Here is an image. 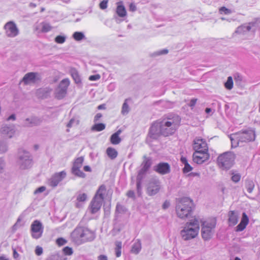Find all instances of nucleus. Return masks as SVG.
Wrapping results in <instances>:
<instances>
[{
  "mask_svg": "<svg viewBox=\"0 0 260 260\" xmlns=\"http://www.w3.org/2000/svg\"><path fill=\"white\" fill-rule=\"evenodd\" d=\"M181 118L177 115H170L160 120L161 135L168 137L175 133L180 125Z\"/></svg>",
  "mask_w": 260,
  "mask_h": 260,
  "instance_id": "1",
  "label": "nucleus"
},
{
  "mask_svg": "<svg viewBox=\"0 0 260 260\" xmlns=\"http://www.w3.org/2000/svg\"><path fill=\"white\" fill-rule=\"evenodd\" d=\"M231 179L233 182L235 183L238 182L241 179V175L239 173H235L233 172L232 173Z\"/></svg>",
  "mask_w": 260,
  "mask_h": 260,
  "instance_id": "32",
  "label": "nucleus"
},
{
  "mask_svg": "<svg viewBox=\"0 0 260 260\" xmlns=\"http://www.w3.org/2000/svg\"><path fill=\"white\" fill-rule=\"evenodd\" d=\"M67 240L62 238H59L56 240V243L59 246H62L66 244Z\"/></svg>",
  "mask_w": 260,
  "mask_h": 260,
  "instance_id": "40",
  "label": "nucleus"
},
{
  "mask_svg": "<svg viewBox=\"0 0 260 260\" xmlns=\"http://www.w3.org/2000/svg\"><path fill=\"white\" fill-rule=\"evenodd\" d=\"M19 154H20V153H23L25 154V155H24V157H22V156L20 155V159H25V160H26V157H28V152H26V151H22V150H21V151H20L19 152Z\"/></svg>",
  "mask_w": 260,
  "mask_h": 260,
  "instance_id": "47",
  "label": "nucleus"
},
{
  "mask_svg": "<svg viewBox=\"0 0 260 260\" xmlns=\"http://www.w3.org/2000/svg\"><path fill=\"white\" fill-rule=\"evenodd\" d=\"M141 249V243L140 240L137 239L132 246L131 252L135 254H138Z\"/></svg>",
  "mask_w": 260,
  "mask_h": 260,
  "instance_id": "25",
  "label": "nucleus"
},
{
  "mask_svg": "<svg viewBox=\"0 0 260 260\" xmlns=\"http://www.w3.org/2000/svg\"><path fill=\"white\" fill-rule=\"evenodd\" d=\"M73 38L76 41H80L84 38V35L81 32L76 31L73 34Z\"/></svg>",
  "mask_w": 260,
  "mask_h": 260,
  "instance_id": "31",
  "label": "nucleus"
},
{
  "mask_svg": "<svg viewBox=\"0 0 260 260\" xmlns=\"http://www.w3.org/2000/svg\"><path fill=\"white\" fill-rule=\"evenodd\" d=\"M10 119H13V120H15V116L14 115H11V116H10L9 117V118H8V120H9Z\"/></svg>",
  "mask_w": 260,
  "mask_h": 260,
  "instance_id": "59",
  "label": "nucleus"
},
{
  "mask_svg": "<svg viewBox=\"0 0 260 260\" xmlns=\"http://www.w3.org/2000/svg\"><path fill=\"white\" fill-rule=\"evenodd\" d=\"M228 224L230 226H234L237 224L239 217L237 213L235 211H230L228 213Z\"/></svg>",
  "mask_w": 260,
  "mask_h": 260,
  "instance_id": "19",
  "label": "nucleus"
},
{
  "mask_svg": "<svg viewBox=\"0 0 260 260\" xmlns=\"http://www.w3.org/2000/svg\"><path fill=\"white\" fill-rule=\"evenodd\" d=\"M65 37L62 36H57L55 38V42L58 44H62L64 43L65 42Z\"/></svg>",
  "mask_w": 260,
  "mask_h": 260,
  "instance_id": "39",
  "label": "nucleus"
},
{
  "mask_svg": "<svg viewBox=\"0 0 260 260\" xmlns=\"http://www.w3.org/2000/svg\"><path fill=\"white\" fill-rule=\"evenodd\" d=\"M74 121H75V120L74 119H71L70 120V121L69 122V123H68L67 127L69 128L71 127Z\"/></svg>",
  "mask_w": 260,
  "mask_h": 260,
  "instance_id": "55",
  "label": "nucleus"
},
{
  "mask_svg": "<svg viewBox=\"0 0 260 260\" xmlns=\"http://www.w3.org/2000/svg\"><path fill=\"white\" fill-rule=\"evenodd\" d=\"M35 253L36 255L39 256L43 253V248L39 246H37L35 249Z\"/></svg>",
  "mask_w": 260,
  "mask_h": 260,
  "instance_id": "44",
  "label": "nucleus"
},
{
  "mask_svg": "<svg viewBox=\"0 0 260 260\" xmlns=\"http://www.w3.org/2000/svg\"><path fill=\"white\" fill-rule=\"evenodd\" d=\"M199 230V221L194 218L186 223L183 230L181 231V235L185 240H190L196 237Z\"/></svg>",
  "mask_w": 260,
  "mask_h": 260,
  "instance_id": "3",
  "label": "nucleus"
},
{
  "mask_svg": "<svg viewBox=\"0 0 260 260\" xmlns=\"http://www.w3.org/2000/svg\"><path fill=\"white\" fill-rule=\"evenodd\" d=\"M121 132L122 131L121 129H119L111 135L110 141L112 144L118 145L121 142V139L120 138L119 135Z\"/></svg>",
  "mask_w": 260,
  "mask_h": 260,
  "instance_id": "22",
  "label": "nucleus"
},
{
  "mask_svg": "<svg viewBox=\"0 0 260 260\" xmlns=\"http://www.w3.org/2000/svg\"><path fill=\"white\" fill-rule=\"evenodd\" d=\"M73 236L77 242L82 243L92 240L93 233L87 229L79 227L74 231Z\"/></svg>",
  "mask_w": 260,
  "mask_h": 260,
  "instance_id": "5",
  "label": "nucleus"
},
{
  "mask_svg": "<svg viewBox=\"0 0 260 260\" xmlns=\"http://www.w3.org/2000/svg\"><path fill=\"white\" fill-rule=\"evenodd\" d=\"M127 196L128 197H131V198L134 197V196H135L134 192L133 191L129 190V191H128L127 192Z\"/></svg>",
  "mask_w": 260,
  "mask_h": 260,
  "instance_id": "52",
  "label": "nucleus"
},
{
  "mask_svg": "<svg viewBox=\"0 0 260 260\" xmlns=\"http://www.w3.org/2000/svg\"><path fill=\"white\" fill-rule=\"evenodd\" d=\"M102 117V114L101 113H98L95 115V116L94 117V122H97Z\"/></svg>",
  "mask_w": 260,
  "mask_h": 260,
  "instance_id": "50",
  "label": "nucleus"
},
{
  "mask_svg": "<svg viewBox=\"0 0 260 260\" xmlns=\"http://www.w3.org/2000/svg\"><path fill=\"white\" fill-rule=\"evenodd\" d=\"M250 187L247 188V191L248 192H251L254 187V185L253 184L252 182L249 183Z\"/></svg>",
  "mask_w": 260,
  "mask_h": 260,
  "instance_id": "53",
  "label": "nucleus"
},
{
  "mask_svg": "<svg viewBox=\"0 0 260 260\" xmlns=\"http://www.w3.org/2000/svg\"><path fill=\"white\" fill-rule=\"evenodd\" d=\"M140 187V182L137 183V188H139Z\"/></svg>",
  "mask_w": 260,
  "mask_h": 260,
  "instance_id": "64",
  "label": "nucleus"
},
{
  "mask_svg": "<svg viewBox=\"0 0 260 260\" xmlns=\"http://www.w3.org/2000/svg\"><path fill=\"white\" fill-rule=\"evenodd\" d=\"M98 260H107V257L104 255H100L98 257Z\"/></svg>",
  "mask_w": 260,
  "mask_h": 260,
  "instance_id": "56",
  "label": "nucleus"
},
{
  "mask_svg": "<svg viewBox=\"0 0 260 260\" xmlns=\"http://www.w3.org/2000/svg\"><path fill=\"white\" fill-rule=\"evenodd\" d=\"M108 3V0H103L100 4V8L102 10L106 9L107 8Z\"/></svg>",
  "mask_w": 260,
  "mask_h": 260,
  "instance_id": "43",
  "label": "nucleus"
},
{
  "mask_svg": "<svg viewBox=\"0 0 260 260\" xmlns=\"http://www.w3.org/2000/svg\"><path fill=\"white\" fill-rule=\"evenodd\" d=\"M219 12L220 14L224 13V14H229L231 13V11L230 10L228 9V8H225V7H221L219 10Z\"/></svg>",
  "mask_w": 260,
  "mask_h": 260,
  "instance_id": "42",
  "label": "nucleus"
},
{
  "mask_svg": "<svg viewBox=\"0 0 260 260\" xmlns=\"http://www.w3.org/2000/svg\"><path fill=\"white\" fill-rule=\"evenodd\" d=\"M106 127L105 124L102 123L94 124L91 127V130L95 132H100L105 129Z\"/></svg>",
  "mask_w": 260,
  "mask_h": 260,
  "instance_id": "27",
  "label": "nucleus"
},
{
  "mask_svg": "<svg viewBox=\"0 0 260 260\" xmlns=\"http://www.w3.org/2000/svg\"><path fill=\"white\" fill-rule=\"evenodd\" d=\"M106 193L107 189L106 186L102 185L99 187L93 197L103 202Z\"/></svg>",
  "mask_w": 260,
  "mask_h": 260,
  "instance_id": "20",
  "label": "nucleus"
},
{
  "mask_svg": "<svg viewBox=\"0 0 260 260\" xmlns=\"http://www.w3.org/2000/svg\"><path fill=\"white\" fill-rule=\"evenodd\" d=\"M72 76L74 79L76 83H78L81 82L80 76L76 71L73 72L72 73Z\"/></svg>",
  "mask_w": 260,
  "mask_h": 260,
  "instance_id": "35",
  "label": "nucleus"
},
{
  "mask_svg": "<svg viewBox=\"0 0 260 260\" xmlns=\"http://www.w3.org/2000/svg\"><path fill=\"white\" fill-rule=\"evenodd\" d=\"M168 50L165 49L161 51V54H167L168 53Z\"/></svg>",
  "mask_w": 260,
  "mask_h": 260,
  "instance_id": "61",
  "label": "nucleus"
},
{
  "mask_svg": "<svg viewBox=\"0 0 260 260\" xmlns=\"http://www.w3.org/2000/svg\"><path fill=\"white\" fill-rule=\"evenodd\" d=\"M126 101L127 100H125V102L122 105L121 113L123 114H125L128 112V106L126 103Z\"/></svg>",
  "mask_w": 260,
  "mask_h": 260,
  "instance_id": "41",
  "label": "nucleus"
},
{
  "mask_svg": "<svg viewBox=\"0 0 260 260\" xmlns=\"http://www.w3.org/2000/svg\"><path fill=\"white\" fill-rule=\"evenodd\" d=\"M236 156L231 152H226L220 154L217 161L219 167L222 169H229L234 165Z\"/></svg>",
  "mask_w": 260,
  "mask_h": 260,
  "instance_id": "6",
  "label": "nucleus"
},
{
  "mask_svg": "<svg viewBox=\"0 0 260 260\" xmlns=\"http://www.w3.org/2000/svg\"><path fill=\"white\" fill-rule=\"evenodd\" d=\"M249 222V218L246 214L244 212L242 214V217L240 223L236 226V231L241 232L243 231Z\"/></svg>",
  "mask_w": 260,
  "mask_h": 260,
  "instance_id": "17",
  "label": "nucleus"
},
{
  "mask_svg": "<svg viewBox=\"0 0 260 260\" xmlns=\"http://www.w3.org/2000/svg\"><path fill=\"white\" fill-rule=\"evenodd\" d=\"M46 189V187L45 186H41L40 187H39L38 188H37L35 191V193L36 194V193H40V192H42L43 191H44Z\"/></svg>",
  "mask_w": 260,
  "mask_h": 260,
  "instance_id": "46",
  "label": "nucleus"
},
{
  "mask_svg": "<svg viewBox=\"0 0 260 260\" xmlns=\"http://www.w3.org/2000/svg\"><path fill=\"white\" fill-rule=\"evenodd\" d=\"M192 148L194 151H208V146L206 141L201 137H197L194 139Z\"/></svg>",
  "mask_w": 260,
  "mask_h": 260,
  "instance_id": "11",
  "label": "nucleus"
},
{
  "mask_svg": "<svg viewBox=\"0 0 260 260\" xmlns=\"http://www.w3.org/2000/svg\"><path fill=\"white\" fill-rule=\"evenodd\" d=\"M205 111L207 113H209V112H211V109L210 108H207L205 110Z\"/></svg>",
  "mask_w": 260,
  "mask_h": 260,
  "instance_id": "62",
  "label": "nucleus"
},
{
  "mask_svg": "<svg viewBox=\"0 0 260 260\" xmlns=\"http://www.w3.org/2000/svg\"><path fill=\"white\" fill-rule=\"evenodd\" d=\"M180 160L184 165V167L183 169L184 173H188L192 171V168L188 164L187 158L185 157L182 156L180 158Z\"/></svg>",
  "mask_w": 260,
  "mask_h": 260,
  "instance_id": "26",
  "label": "nucleus"
},
{
  "mask_svg": "<svg viewBox=\"0 0 260 260\" xmlns=\"http://www.w3.org/2000/svg\"><path fill=\"white\" fill-rule=\"evenodd\" d=\"M254 132L252 129H249L245 131H240L236 134H233L230 137L232 145L234 143L235 145L239 144V142L251 141L254 139Z\"/></svg>",
  "mask_w": 260,
  "mask_h": 260,
  "instance_id": "4",
  "label": "nucleus"
},
{
  "mask_svg": "<svg viewBox=\"0 0 260 260\" xmlns=\"http://www.w3.org/2000/svg\"><path fill=\"white\" fill-rule=\"evenodd\" d=\"M70 85V80L68 79H63L59 84V87L61 88V92L64 95L67 89Z\"/></svg>",
  "mask_w": 260,
  "mask_h": 260,
  "instance_id": "23",
  "label": "nucleus"
},
{
  "mask_svg": "<svg viewBox=\"0 0 260 260\" xmlns=\"http://www.w3.org/2000/svg\"><path fill=\"white\" fill-rule=\"evenodd\" d=\"M161 135L160 132V120L155 121L152 124L149 132V136L153 139H156Z\"/></svg>",
  "mask_w": 260,
  "mask_h": 260,
  "instance_id": "12",
  "label": "nucleus"
},
{
  "mask_svg": "<svg viewBox=\"0 0 260 260\" xmlns=\"http://www.w3.org/2000/svg\"><path fill=\"white\" fill-rule=\"evenodd\" d=\"M87 194L85 193H82L79 194L78 196V197L77 198V200L79 202H82L85 201L87 200Z\"/></svg>",
  "mask_w": 260,
  "mask_h": 260,
  "instance_id": "34",
  "label": "nucleus"
},
{
  "mask_svg": "<svg viewBox=\"0 0 260 260\" xmlns=\"http://www.w3.org/2000/svg\"><path fill=\"white\" fill-rule=\"evenodd\" d=\"M194 204L192 200L188 198L179 199L176 205V213L178 217L186 219L190 216L193 211Z\"/></svg>",
  "mask_w": 260,
  "mask_h": 260,
  "instance_id": "2",
  "label": "nucleus"
},
{
  "mask_svg": "<svg viewBox=\"0 0 260 260\" xmlns=\"http://www.w3.org/2000/svg\"><path fill=\"white\" fill-rule=\"evenodd\" d=\"M100 78V76L99 74L91 75L89 77V79L90 81L98 80Z\"/></svg>",
  "mask_w": 260,
  "mask_h": 260,
  "instance_id": "45",
  "label": "nucleus"
},
{
  "mask_svg": "<svg viewBox=\"0 0 260 260\" xmlns=\"http://www.w3.org/2000/svg\"><path fill=\"white\" fill-rule=\"evenodd\" d=\"M106 109V104H101V105L98 106V110H102V109Z\"/></svg>",
  "mask_w": 260,
  "mask_h": 260,
  "instance_id": "57",
  "label": "nucleus"
},
{
  "mask_svg": "<svg viewBox=\"0 0 260 260\" xmlns=\"http://www.w3.org/2000/svg\"><path fill=\"white\" fill-rule=\"evenodd\" d=\"M154 170L161 175H165L170 172V166L167 162H160L155 166Z\"/></svg>",
  "mask_w": 260,
  "mask_h": 260,
  "instance_id": "16",
  "label": "nucleus"
},
{
  "mask_svg": "<svg viewBox=\"0 0 260 260\" xmlns=\"http://www.w3.org/2000/svg\"><path fill=\"white\" fill-rule=\"evenodd\" d=\"M83 170L85 171V172H90L91 171V169L90 168V167L89 166H85L84 167H83Z\"/></svg>",
  "mask_w": 260,
  "mask_h": 260,
  "instance_id": "54",
  "label": "nucleus"
},
{
  "mask_svg": "<svg viewBox=\"0 0 260 260\" xmlns=\"http://www.w3.org/2000/svg\"><path fill=\"white\" fill-rule=\"evenodd\" d=\"M129 9L130 11L134 12L136 10L137 8L134 3H131L129 6Z\"/></svg>",
  "mask_w": 260,
  "mask_h": 260,
  "instance_id": "49",
  "label": "nucleus"
},
{
  "mask_svg": "<svg viewBox=\"0 0 260 260\" xmlns=\"http://www.w3.org/2000/svg\"><path fill=\"white\" fill-rule=\"evenodd\" d=\"M170 202L168 201H166L162 205L163 209H166L168 208L170 206Z\"/></svg>",
  "mask_w": 260,
  "mask_h": 260,
  "instance_id": "51",
  "label": "nucleus"
},
{
  "mask_svg": "<svg viewBox=\"0 0 260 260\" xmlns=\"http://www.w3.org/2000/svg\"><path fill=\"white\" fill-rule=\"evenodd\" d=\"M59 182V180L57 177H55V175H54L50 181V185L52 187H55L57 185Z\"/></svg>",
  "mask_w": 260,
  "mask_h": 260,
  "instance_id": "33",
  "label": "nucleus"
},
{
  "mask_svg": "<svg viewBox=\"0 0 260 260\" xmlns=\"http://www.w3.org/2000/svg\"><path fill=\"white\" fill-rule=\"evenodd\" d=\"M37 73L30 72L25 75L22 79V81L25 84H28L31 83H35L36 80Z\"/></svg>",
  "mask_w": 260,
  "mask_h": 260,
  "instance_id": "21",
  "label": "nucleus"
},
{
  "mask_svg": "<svg viewBox=\"0 0 260 260\" xmlns=\"http://www.w3.org/2000/svg\"><path fill=\"white\" fill-rule=\"evenodd\" d=\"M151 165V162L150 160L149 159H146L144 161V166L143 167V169L144 170V171H146L150 168Z\"/></svg>",
  "mask_w": 260,
  "mask_h": 260,
  "instance_id": "36",
  "label": "nucleus"
},
{
  "mask_svg": "<svg viewBox=\"0 0 260 260\" xmlns=\"http://www.w3.org/2000/svg\"><path fill=\"white\" fill-rule=\"evenodd\" d=\"M210 154L207 151H194L192 160L197 164H202L209 159Z\"/></svg>",
  "mask_w": 260,
  "mask_h": 260,
  "instance_id": "10",
  "label": "nucleus"
},
{
  "mask_svg": "<svg viewBox=\"0 0 260 260\" xmlns=\"http://www.w3.org/2000/svg\"><path fill=\"white\" fill-rule=\"evenodd\" d=\"M0 260H9V259L3 255L0 256Z\"/></svg>",
  "mask_w": 260,
  "mask_h": 260,
  "instance_id": "60",
  "label": "nucleus"
},
{
  "mask_svg": "<svg viewBox=\"0 0 260 260\" xmlns=\"http://www.w3.org/2000/svg\"><path fill=\"white\" fill-rule=\"evenodd\" d=\"M106 154L110 158L114 159L117 157L118 152L115 148L109 147L106 150Z\"/></svg>",
  "mask_w": 260,
  "mask_h": 260,
  "instance_id": "24",
  "label": "nucleus"
},
{
  "mask_svg": "<svg viewBox=\"0 0 260 260\" xmlns=\"http://www.w3.org/2000/svg\"><path fill=\"white\" fill-rule=\"evenodd\" d=\"M55 177H57L60 182L66 176V173L64 171H61L58 173L55 174Z\"/></svg>",
  "mask_w": 260,
  "mask_h": 260,
  "instance_id": "38",
  "label": "nucleus"
},
{
  "mask_svg": "<svg viewBox=\"0 0 260 260\" xmlns=\"http://www.w3.org/2000/svg\"><path fill=\"white\" fill-rule=\"evenodd\" d=\"M63 252L66 255H71L73 254L72 248L68 246H66L63 248Z\"/></svg>",
  "mask_w": 260,
  "mask_h": 260,
  "instance_id": "37",
  "label": "nucleus"
},
{
  "mask_svg": "<svg viewBox=\"0 0 260 260\" xmlns=\"http://www.w3.org/2000/svg\"><path fill=\"white\" fill-rule=\"evenodd\" d=\"M84 158L82 156L77 158L74 163L72 168V173L76 176L80 178H84L86 175L81 170V168L83 166Z\"/></svg>",
  "mask_w": 260,
  "mask_h": 260,
  "instance_id": "8",
  "label": "nucleus"
},
{
  "mask_svg": "<svg viewBox=\"0 0 260 260\" xmlns=\"http://www.w3.org/2000/svg\"><path fill=\"white\" fill-rule=\"evenodd\" d=\"M3 169V162L0 160V171Z\"/></svg>",
  "mask_w": 260,
  "mask_h": 260,
  "instance_id": "63",
  "label": "nucleus"
},
{
  "mask_svg": "<svg viewBox=\"0 0 260 260\" xmlns=\"http://www.w3.org/2000/svg\"><path fill=\"white\" fill-rule=\"evenodd\" d=\"M5 29L7 35L9 37H15L18 34V30L15 24L13 22H7L5 25Z\"/></svg>",
  "mask_w": 260,
  "mask_h": 260,
  "instance_id": "14",
  "label": "nucleus"
},
{
  "mask_svg": "<svg viewBox=\"0 0 260 260\" xmlns=\"http://www.w3.org/2000/svg\"><path fill=\"white\" fill-rule=\"evenodd\" d=\"M42 29L41 31L42 32H47L50 31L52 29V26L47 22H42L41 23Z\"/></svg>",
  "mask_w": 260,
  "mask_h": 260,
  "instance_id": "28",
  "label": "nucleus"
},
{
  "mask_svg": "<svg viewBox=\"0 0 260 260\" xmlns=\"http://www.w3.org/2000/svg\"><path fill=\"white\" fill-rule=\"evenodd\" d=\"M160 189L159 182L158 180L151 181L147 188V193L149 196L156 194Z\"/></svg>",
  "mask_w": 260,
  "mask_h": 260,
  "instance_id": "13",
  "label": "nucleus"
},
{
  "mask_svg": "<svg viewBox=\"0 0 260 260\" xmlns=\"http://www.w3.org/2000/svg\"><path fill=\"white\" fill-rule=\"evenodd\" d=\"M116 247L115 248L116 255L117 257L121 255V249L122 247V243L120 241H117L115 243Z\"/></svg>",
  "mask_w": 260,
  "mask_h": 260,
  "instance_id": "29",
  "label": "nucleus"
},
{
  "mask_svg": "<svg viewBox=\"0 0 260 260\" xmlns=\"http://www.w3.org/2000/svg\"><path fill=\"white\" fill-rule=\"evenodd\" d=\"M225 87L228 89H231L233 87V81L232 77H229L224 84Z\"/></svg>",
  "mask_w": 260,
  "mask_h": 260,
  "instance_id": "30",
  "label": "nucleus"
},
{
  "mask_svg": "<svg viewBox=\"0 0 260 260\" xmlns=\"http://www.w3.org/2000/svg\"><path fill=\"white\" fill-rule=\"evenodd\" d=\"M103 202L94 197L93 198L89 205L88 208L91 214L98 212L101 209Z\"/></svg>",
  "mask_w": 260,
  "mask_h": 260,
  "instance_id": "15",
  "label": "nucleus"
},
{
  "mask_svg": "<svg viewBox=\"0 0 260 260\" xmlns=\"http://www.w3.org/2000/svg\"><path fill=\"white\" fill-rule=\"evenodd\" d=\"M31 234L33 238L39 239L42 237L43 233V226L42 223L36 220L33 221L30 227Z\"/></svg>",
  "mask_w": 260,
  "mask_h": 260,
  "instance_id": "9",
  "label": "nucleus"
},
{
  "mask_svg": "<svg viewBox=\"0 0 260 260\" xmlns=\"http://www.w3.org/2000/svg\"><path fill=\"white\" fill-rule=\"evenodd\" d=\"M19 256V254L18 253H17V252L16 251V249H13V256L15 258H16L18 257Z\"/></svg>",
  "mask_w": 260,
  "mask_h": 260,
  "instance_id": "58",
  "label": "nucleus"
},
{
  "mask_svg": "<svg viewBox=\"0 0 260 260\" xmlns=\"http://www.w3.org/2000/svg\"><path fill=\"white\" fill-rule=\"evenodd\" d=\"M197 102V99H192L190 100L189 106L192 108L195 106Z\"/></svg>",
  "mask_w": 260,
  "mask_h": 260,
  "instance_id": "48",
  "label": "nucleus"
},
{
  "mask_svg": "<svg viewBox=\"0 0 260 260\" xmlns=\"http://www.w3.org/2000/svg\"><path fill=\"white\" fill-rule=\"evenodd\" d=\"M116 13L119 17H124L126 16L127 12L126 9L123 5L122 1L118 2L116 3Z\"/></svg>",
  "mask_w": 260,
  "mask_h": 260,
  "instance_id": "18",
  "label": "nucleus"
},
{
  "mask_svg": "<svg viewBox=\"0 0 260 260\" xmlns=\"http://www.w3.org/2000/svg\"><path fill=\"white\" fill-rule=\"evenodd\" d=\"M215 225L216 220L214 219L206 220L203 223L202 236L205 240H208L211 238Z\"/></svg>",
  "mask_w": 260,
  "mask_h": 260,
  "instance_id": "7",
  "label": "nucleus"
}]
</instances>
